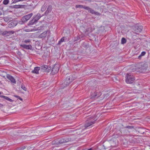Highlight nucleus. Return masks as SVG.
I'll return each instance as SVG.
<instances>
[{
  "instance_id": "1",
  "label": "nucleus",
  "mask_w": 150,
  "mask_h": 150,
  "mask_svg": "<svg viewBox=\"0 0 150 150\" xmlns=\"http://www.w3.org/2000/svg\"><path fill=\"white\" fill-rule=\"evenodd\" d=\"M96 120L94 117H91L88 118V120L86 121L85 125V128H87L94 124Z\"/></svg>"
},
{
  "instance_id": "2",
  "label": "nucleus",
  "mask_w": 150,
  "mask_h": 150,
  "mask_svg": "<svg viewBox=\"0 0 150 150\" xmlns=\"http://www.w3.org/2000/svg\"><path fill=\"white\" fill-rule=\"evenodd\" d=\"M148 67V64L146 63L141 62L138 64V69L142 72H144Z\"/></svg>"
},
{
  "instance_id": "3",
  "label": "nucleus",
  "mask_w": 150,
  "mask_h": 150,
  "mask_svg": "<svg viewBox=\"0 0 150 150\" xmlns=\"http://www.w3.org/2000/svg\"><path fill=\"white\" fill-rule=\"evenodd\" d=\"M33 15V13H31L23 16L19 21V23L20 24H24Z\"/></svg>"
},
{
  "instance_id": "4",
  "label": "nucleus",
  "mask_w": 150,
  "mask_h": 150,
  "mask_svg": "<svg viewBox=\"0 0 150 150\" xmlns=\"http://www.w3.org/2000/svg\"><path fill=\"white\" fill-rule=\"evenodd\" d=\"M70 76L68 77L63 81L60 85L61 88L63 89L69 85L72 81V79H70Z\"/></svg>"
},
{
  "instance_id": "5",
  "label": "nucleus",
  "mask_w": 150,
  "mask_h": 150,
  "mask_svg": "<svg viewBox=\"0 0 150 150\" xmlns=\"http://www.w3.org/2000/svg\"><path fill=\"white\" fill-rule=\"evenodd\" d=\"M70 139L68 138H66L65 139H62L58 140H57L55 141L52 142V144H63L66 143H67L69 141Z\"/></svg>"
},
{
  "instance_id": "6",
  "label": "nucleus",
  "mask_w": 150,
  "mask_h": 150,
  "mask_svg": "<svg viewBox=\"0 0 150 150\" xmlns=\"http://www.w3.org/2000/svg\"><path fill=\"white\" fill-rule=\"evenodd\" d=\"M126 82L128 83H133L135 79L133 75L129 74H127L125 76Z\"/></svg>"
},
{
  "instance_id": "7",
  "label": "nucleus",
  "mask_w": 150,
  "mask_h": 150,
  "mask_svg": "<svg viewBox=\"0 0 150 150\" xmlns=\"http://www.w3.org/2000/svg\"><path fill=\"white\" fill-rule=\"evenodd\" d=\"M142 29L143 27L142 25L137 24L134 26L133 30L136 34H138L142 31Z\"/></svg>"
},
{
  "instance_id": "8",
  "label": "nucleus",
  "mask_w": 150,
  "mask_h": 150,
  "mask_svg": "<svg viewBox=\"0 0 150 150\" xmlns=\"http://www.w3.org/2000/svg\"><path fill=\"white\" fill-rule=\"evenodd\" d=\"M14 33L15 32L13 31H5L2 32L1 34L3 36H8L14 34Z\"/></svg>"
},
{
  "instance_id": "9",
  "label": "nucleus",
  "mask_w": 150,
  "mask_h": 150,
  "mask_svg": "<svg viewBox=\"0 0 150 150\" xmlns=\"http://www.w3.org/2000/svg\"><path fill=\"white\" fill-rule=\"evenodd\" d=\"M100 94L96 92H92L91 93V98L92 99H96L100 96Z\"/></svg>"
},
{
  "instance_id": "10",
  "label": "nucleus",
  "mask_w": 150,
  "mask_h": 150,
  "mask_svg": "<svg viewBox=\"0 0 150 150\" xmlns=\"http://www.w3.org/2000/svg\"><path fill=\"white\" fill-rule=\"evenodd\" d=\"M59 70L58 67L56 65H54L52 68L51 73L52 75L56 74L58 72Z\"/></svg>"
},
{
  "instance_id": "11",
  "label": "nucleus",
  "mask_w": 150,
  "mask_h": 150,
  "mask_svg": "<svg viewBox=\"0 0 150 150\" xmlns=\"http://www.w3.org/2000/svg\"><path fill=\"white\" fill-rule=\"evenodd\" d=\"M17 24V22L16 21H12L8 24V27L10 28H12L16 25Z\"/></svg>"
},
{
  "instance_id": "12",
  "label": "nucleus",
  "mask_w": 150,
  "mask_h": 150,
  "mask_svg": "<svg viewBox=\"0 0 150 150\" xmlns=\"http://www.w3.org/2000/svg\"><path fill=\"white\" fill-rule=\"evenodd\" d=\"M20 46L23 48L27 50H31L32 48L31 45L29 44L27 45H21Z\"/></svg>"
},
{
  "instance_id": "13",
  "label": "nucleus",
  "mask_w": 150,
  "mask_h": 150,
  "mask_svg": "<svg viewBox=\"0 0 150 150\" xmlns=\"http://www.w3.org/2000/svg\"><path fill=\"white\" fill-rule=\"evenodd\" d=\"M7 78L13 83H16V81L15 79H14L12 76L8 74L7 75Z\"/></svg>"
},
{
  "instance_id": "14",
  "label": "nucleus",
  "mask_w": 150,
  "mask_h": 150,
  "mask_svg": "<svg viewBox=\"0 0 150 150\" xmlns=\"http://www.w3.org/2000/svg\"><path fill=\"white\" fill-rule=\"evenodd\" d=\"M52 6L51 5H49L45 13V15H47L50 12L52 9Z\"/></svg>"
},
{
  "instance_id": "15",
  "label": "nucleus",
  "mask_w": 150,
  "mask_h": 150,
  "mask_svg": "<svg viewBox=\"0 0 150 150\" xmlns=\"http://www.w3.org/2000/svg\"><path fill=\"white\" fill-rule=\"evenodd\" d=\"M40 68L39 67H35L34 69L32 70L31 72L33 73L38 74V71L40 70Z\"/></svg>"
},
{
  "instance_id": "16",
  "label": "nucleus",
  "mask_w": 150,
  "mask_h": 150,
  "mask_svg": "<svg viewBox=\"0 0 150 150\" xmlns=\"http://www.w3.org/2000/svg\"><path fill=\"white\" fill-rule=\"evenodd\" d=\"M43 15H42L41 16L40 13H38L33 18L35 20L36 22H37L38 20H39L40 18Z\"/></svg>"
},
{
  "instance_id": "17",
  "label": "nucleus",
  "mask_w": 150,
  "mask_h": 150,
  "mask_svg": "<svg viewBox=\"0 0 150 150\" xmlns=\"http://www.w3.org/2000/svg\"><path fill=\"white\" fill-rule=\"evenodd\" d=\"M47 31H45L42 33L38 37L39 38H43L47 36Z\"/></svg>"
},
{
  "instance_id": "18",
  "label": "nucleus",
  "mask_w": 150,
  "mask_h": 150,
  "mask_svg": "<svg viewBox=\"0 0 150 150\" xmlns=\"http://www.w3.org/2000/svg\"><path fill=\"white\" fill-rule=\"evenodd\" d=\"M0 97L4 98L7 100L11 102H12L13 101V100H12L11 99L8 97H7L5 96H0Z\"/></svg>"
},
{
  "instance_id": "19",
  "label": "nucleus",
  "mask_w": 150,
  "mask_h": 150,
  "mask_svg": "<svg viewBox=\"0 0 150 150\" xmlns=\"http://www.w3.org/2000/svg\"><path fill=\"white\" fill-rule=\"evenodd\" d=\"M37 22L33 18V19L30 21L28 23V25H32L35 23Z\"/></svg>"
},
{
  "instance_id": "20",
  "label": "nucleus",
  "mask_w": 150,
  "mask_h": 150,
  "mask_svg": "<svg viewBox=\"0 0 150 150\" xmlns=\"http://www.w3.org/2000/svg\"><path fill=\"white\" fill-rule=\"evenodd\" d=\"M92 14H94L96 15L99 16L100 15V13L98 12L95 11L93 9H92L91 10V13Z\"/></svg>"
},
{
  "instance_id": "21",
  "label": "nucleus",
  "mask_w": 150,
  "mask_h": 150,
  "mask_svg": "<svg viewBox=\"0 0 150 150\" xmlns=\"http://www.w3.org/2000/svg\"><path fill=\"white\" fill-rule=\"evenodd\" d=\"M86 7V6L84 5H76V8H83L85 9V8Z\"/></svg>"
},
{
  "instance_id": "22",
  "label": "nucleus",
  "mask_w": 150,
  "mask_h": 150,
  "mask_svg": "<svg viewBox=\"0 0 150 150\" xmlns=\"http://www.w3.org/2000/svg\"><path fill=\"white\" fill-rule=\"evenodd\" d=\"M48 66L45 65L41 67V69L44 71H46V70L47 69Z\"/></svg>"
},
{
  "instance_id": "23",
  "label": "nucleus",
  "mask_w": 150,
  "mask_h": 150,
  "mask_svg": "<svg viewBox=\"0 0 150 150\" xmlns=\"http://www.w3.org/2000/svg\"><path fill=\"white\" fill-rule=\"evenodd\" d=\"M24 42L26 44H30L31 43V40L30 39H27L25 40L24 41Z\"/></svg>"
},
{
  "instance_id": "24",
  "label": "nucleus",
  "mask_w": 150,
  "mask_h": 150,
  "mask_svg": "<svg viewBox=\"0 0 150 150\" xmlns=\"http://www.w3.org/2000/svg\"><path fill=\"white\" fill-rule=\"evenodd\" d=\"M64 37H63L60 40L58 43V45H60L62 42H64Z\"/></svg>"
},
{
  "instance_id": "25",
  "label": "nucleus",
  "mask_w": 150,
  "mask_h": 150,
  "mask_svg": "<svg viewBox=\"0 0 150 150\" xmlns=\"http://www.w3.org/2000/svg\"><path fill=\"white\" fill-rule=\"evenodd\" d=\"M126 42V40L124 38H122L121 40V43L122 44H123L125 43Z\"/></svg>"
},
{
  "instance_id": "26",
  "label": "nucleus",
  "mask_w": 150,
  "mask_h": 150,
  "mask_svg": "<svg viewBox=\"0 0 150 150\" xmlns=\"http://www.w3.org/2000/svg\"><path fill=\"white\" fill-rule=\"evenodd\" d=\"M85 10H86L87 11H88V12H89L91 13V10L92 9V8H91L88 6H86V7L85 8Z\"/></svg>"
},
{
  "instance_id": "27",
  "label": "nucleus",
  "mask_w": 150,
  "mask_h": 150,
  "mask_svg": "<svg viewBox=\"0 0 150 150\" xmlns=\"http://www.w3.org/2000/svg\"><path fill=\"white\" fill-rule=\"evenodd\" d=\"M146 53V52H142L141 54H140V55H139V56L138 57V58L139 59H140L141 58V57L142 56H144L145 54Z\"/></svg>"
},
{
  "instance_id": "28",
  "label": "nucleus",
  "mask_w": 150,
  "mask_h": 150,
  "mask_svg": "<svg viewBox=\"0 0 150 150\" xmlns=\"http://www.w3.org/2000/svg\"><path fill=\"white\" fill-rule=\"evenodd\" d=\"M47 69L46 70V71H46L47 72H50V71H52V68L50 67H49V66H48V67L47 68Z\"/></svg>"
},
{
  "instance_id": "29",
  "label": "nucleus",
  "mask_w": 150,
  "mask_h": 150,
  "mask_svg": "<svg viewBox=\"0 0 150 150\" xmlns=\"http://www.w3.org/2000/svg\"><path fill=\"white\" fill-rule=\"evenodd\" d=\"M125 128H128L129 129H134V127L133 126H127Z\"/></svg>"
},
{
  "instance_id": "30",
  "label": "nucleus",
  "mask_w": 150,
  "mask_h": 150,
  "mask_svg": "<svg viewBox=\"0 0 150 150\" xmlns=\"http://www.w3.org/2000/svg\"><path fill=\"white\" fill-rule=\"evenodd\" d=\"M9 2V1L8 0H4L3 2V3L5 5L7 4Z\"/></svg>"
},
{
  "instance_id": "31",
  "label": "nucleus",
  "mask_w": 150,
  "mask_h": 150,
  "mask_svg": "<svg viewBox=\"0 0 150 150\" xmlns=\"http://www.w3.org/2000/svg\"><path fill=\"white\" fill-rule=\"evenodd\" d=\"M46 8V7L45 6H43L42 7L41 10L42 11H45Z\"/></svg>"
},
{
  "instance_id": "32",
  "label": "nucleus",
  "mask_w": 150,
  "mask_h": 150,
  "mask_svg": "<svg viewBox=\"0 0 150 150\" xmlns=\"http://www.w3.org/2000/svg\"><path fill=\"white\" fill-rule=\"evenodd\" d=\"M21 88L22 89H23V90H25V91H26L27 89L24 86L22 85L21 86Z\"/></svg>"
},
{
  "instance_id": "33",
  "label": "nucleus",
  "mask_w": 150,
  "mask_h": 150,
  "mask_svg": "<svg viewBox=\"0 0 150 150\" xmlns=\"http://www.w3.org/2000/svg\"><path fill=\"white\" fill-rule=\"evenodd\" d=\"M20 5H15L13 6V7L15 8H20Z\"/></svg>"
},
{
  "instance_id": "34",
  "label": "nucleus",
  "mask_w": 150,
  "mask_h": 150,
  "mask_svg": "<svg viewBox=\"0 0 150 150\" xmlns=\"http://www.w3.org/2000/svg\"><path fill=\"white\" fill-rule=\"evenodd\" d=\"M23 0H15L13 2V3H16L19 1H23Z\"/></svg>"
},
{
  "instance_id": "35",
  "label": "nucleus",
  "mask_w": 150,
  "mask_h": 150,
  "mask_svg": "<svg viewBox=\"0 0 150 150\" xmlns=\"http://www.w3.org/2000/svg\"><path fill=\"white\" fill-rule=\"evenodd\" d=\"M15 97H16L18 99H19L21 100H22V99L21 98V97H20L18 96H15Z\"/></svg>"
},
{
  "instance_id": "36",
  "label": "nucleus",
  "mask_w": 150,
  "mask_h": 150,
  "mask_svg": "<svg viewBox=\"0 0 150 150\" xmlns=\"http://www.w3.org/2000/svg\"><path fill=\"white\" fill-rule=\"evenodd\" d=\"M3 106L4 105L0 103V108H3Z\"/></svg>"
},
{
  "instance_id": "37",
  "label": "nucleus",
  "mask_w": 150,
  "mask_h": 150,
  "mask_svg": "<svg viewBox=\"0 0 150 150\" xmlns=\"http://www.w3.org/2000/svg\"><path fill=\"white\" fill-rule=\"evenodd\" d=\"M17 54L19 55H21V52L19 51H18V52L17 53Z\"/></svg>"
},
{
  "instance_id": "38",
  "label": "nucleus",
  "mask_w": 150,
  "mask_h": 150,
  "mask_svg": "<svg viewBox=\"0 0 150 150\" xmlns=\"http://www.w3.org/2000/svg\"><path fill=\"white\" fill-rule=\"evenodd\" d=\"M34 135H37L36 133H34V134H32V135H30V136H33Z\"/></svg>"
},
{
  "instance_id": "39",
  "label": "nucleus",
  "mask_w": 150,
  "mask_h": 150,
  "mask_svg": "<svg viewBox=\"0 0 150 150\" xmlns=\"http://www.w3.org/2000/svg\"><path fill=\"white\" fill-rule=\"evenodd\" d=\"M21 149H22V150H24V149H25V147H21Z\"/></svg>"
},
{
  "instance_id": "40",
  "label": "nucleus",
  "mask_w": 150,
  "mask_h": 150,
  "mask_svg": "<svg viewBox=\"0 0 150 150\" xmlns=\"http://www.w3.org/2000/svg\"><path fill=\"white\" fill-rule=\"evenodd\" d=\"M144 133V131L142 132H140V133L142 134H143Z\"/></svg>"
},
{
  "instance_id": "41",
  "label": "nucleus",
  "mask_w": 150,
  "mask_h": 150,
  "mask_svg": "<svg viewBox=\"0 0 150 150\" xmlns=\"http://www.w3.org/2000/svg\"><path fill=\"white\" fill-rule=\"evenodd\" d=\"M88 150H93L92 148H90V149H88Z\"/></svg>"
},
{
  "instance_id": "42",
  "label": "nucleus",
  "mask_w": 150,
  "mask_h": 150,
  "mask_svg": "<svg viewBox=\"0 0 150 150\" xmlns=\"http://www.w3.org/2000/svg\"><path fill=\"white\" fill-rule=\"evenodd\" d=\"M2 92H0V95H1L2 94Z\"/></svg>"
},
{
  "instance_id": "43",
  "label": "nucleus",
  "mask_w": 150,
  "mask_h": 150,
  "mask_svg": "<svg viewBox=\"0 0 150 150\" xmlns=\"http://www.w3.org/2000/svg\"><path fill=\"white\" fill-rule=\"evenodd\" d=\"M0 82H1V81H0Z\"/></svg>"
}]
</instances>
